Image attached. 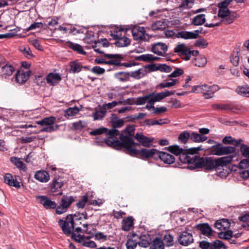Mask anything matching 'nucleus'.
Listing matches in <instances>:
<instances>
[{"mask_svg":"<svg viewBox=\"0 0 249 249\" xmlns=\"http://www.w3.org/2000/svg\"><path fill=\"white\" fill-rule=\"evenodd\" d=\"M231 1L232 0H225L218 4V16L222 19L231 12L228 8V6Z\"/></svg>","mask_w":249,"mask_h":249,"instance_id":"obj_14","label":"nucleus"},{"mask_svg":"<svg viewBox=\"0 0 249 249\" xmlns=\"http://www.w3.org/2000/svg\"><path fill=\"white\" fill-rule=\"evenodd\" d=\"M164 243L161 238L156 237L152 242L150 249H164Z\"/></svg>","mask_w":249,"mask_h":249,"instance_id":"obj_30","label":"nucleus"},{"mask_svg":"<svg viewBox=\"0 0 249 249\" xmlns=\"http://www.w3.org/2000/svg\"><path fill=\"white\" fill-rule=\"evenodd\" d=\"M109 45V42L107 40V39L105 38L102 39L101 41H98V42H94L92 45V47L94 48V51L96 52H98L100 53H103V51L101 50L100 48H97L98 46H102L103 47H107Z\"/></svg>","mask_w":249,"mask_h":249,"instance_id":"obj_28","label":"nucleus"},{"mask_svg":"<svg viewBox=\"0 0 249 249\" xmlns=\"http://www.w3.org/2000/svg\"><path fill=\"white\" fill-rule=\"evenodd\" d=\"M232 231H227L225 232H222L219 234V237L221 238L225 239H229L232 237Z\"/></svg>","mask_w":249,"mask_h":249,"instance_id":"obj_62","label":"nucleus"},{"mask_svg":"<svg viewBox=\"0 0 249 249\" xmlns=\"http://www.w3.org/2000/svg\"><path fill=\"white\" fill-rule=\"evenodd\" d=\"M106 133L107 134V137L105 140V142L99 141L100 138L97 137L96 138V141L95 142L98 145H102L105 142L107 145L112 147L113 148L116 149H119L120 148L115 147L113 146V145L109 144L107 143V141L110 140V142L112 141L113 139L117 140L119 141L118 138L120 139L121 136H124L122 134H120L119 131L116 129H111L110 130H108L107 128L106 127H100L97 129H95L92 130V131L89 132V134L92 136L101 135L102 134Z\"/></svg>","mask_w":249,"mask_h":249,"instance_id":"obj_3","label":"nucleus"},{"mask_svg":"<svg viewBox=\"0 0 249 249\" xmlns=\"http://www.w3.org/2000/svg\"><path fill=\"white\" fill-rule=\"evenodd\" d=\"M222 142L224 144H231L234 146H238L243 142V140L235 139L231 136H226L222 139Z\"/></svg>","mask_w":249,"mask_h":249,"instance_id":"obj_26","label":"nucleus"},{"mask_svg":"<svg viewBox=\"0 0 249 249\" xmlns=\"http://www.w3.org/2000/svg\"><path fill=\"white\" fill-rule=\"evenodd\" d=\"M214 108L221 110H228L231 109V108L229 104H213L212 105Z\"/></svg>","mask_w":249,"mask_h":249,"instance_id":"obj_58","label":"nucleus"},{"mask_svg":"<svg viewBox=\"0 0 249 249\" xmlns=\"http://www.w3.org/2000/svg\"><path fill=\"white\" fill-rule=\"evenodd\" d=\"M120 140L121 142L114 139L111 142L108 140L107 143L113 145L115 147L120 148V149L122 147L124 148L125 153L133 157L139 155L141 159L142 160H146L150 158L157 159L159 151L157 149L142 148L139 150L135 147L139 146V144L134 142L130 137L121 136Z\"/></svg>","mask_w":249,"mask_h":249,"instance_id":"obj_2","label":"nucleus"},{"mask_svg":"<svg viewBox=\"0 0 249 249\" xmlns=\"http://www.w3.org/2000/svg\"><path fill=\"white\" fill-rule=\"evenodd\" d=\"M150 94L142 97H139L136 99H134V104L137 105H142L144 104L150 98Z\"/></svg>","mask_w":249,"mask_h":249,"instance_id":"obj_52","label":"nucleus"},{"mask_svg":"<svg viewBox=\"0 0 249 249\" xmlns=\"http://www.w3.org/2000/svg\"><path fill=\"white\" fill-rule=\"evenodd\" d=\"M199 31L196 30L194 32L182 31L178 32L177 36L185 39H196L199 35Z\"/></svg>","mask_w":249,"mask_h":249,"instance_id":"obj_18","label":"nucleus"},{"mask_svg":"<svg viewBox=\"0 0 249 249\" xmlns=\"http://www.w3.org/2000/svg\"><path fill=\"white\" fill-rule=\"evenodd\" d=\"M30 73V71L29 70L26 71L19 70L18 71L16 75V80L17 82L20 84H23L29 77Z\"/></svg>","mask_w":249,"mask_h":249,"instance_id":"obj_19","label":"nucleus"},{"mask_svg":"<svg viewBox=\"0 0 249 249\" xmlns=\"http://www.w3.org/2000/svg\"><path fill=\"white\" fill-rule=\"evenodd\" d=\"M138 242L133 239H129L126 244L127 249H134L137 247Z\"/></svg>","mask_w":249,"mask_h":249,"instance_id":"obj_61","label":"nucleus"},{"mask_svg":"<svg viewBox=\"0 0 249 249\" xmlns=\"http://www.w3.org/2000/svg\"><path fill=\"white\" fill-rule=\"evenodd\" d=\"M67 46L74 51H77L81 54H86V52L84 51L82 47L79 44L73 43L71 42L68 41Z\"/></svg>","mask_w":249,"mask_h":249,"instance_id":"obj_47","label":"nucleus"},{"mask_svg":"<svg viewBox=\"0 0 249 249\" xmlns=\"http://www.w3.org/2000/svg\"><path fill=\"white\" fill-rule=\"evenodd\" d=\"M1 70V73L2 76L5 77L11 76L15 71L14 67L11 65L9 64H6L2 66Z\"/></svg>","mask_w":249,"mask_h":249,"instance_id":"obj_31","label":"nucleus"},{"mask_svg":"<svg viewBox=\"0 0 249 249\" xmlns=\"http://www.w3.org/2000/svg\"><path fill=\"white\" fill-rule=\"evenodd\" d=\"M151 69L152 71L160 70L166 72H169L172 71V68L166 64H161L158 66L153 65L151 66Z\"/></svg>","mask_w":249,"mask_h":249,"instance_id":"obj_46","label":"nucleus"},{"mask_svg":"<svg viewBox=\"0 0 249 249\" xmlns=\"http://www.w3.org/2000/svg\"><path fill=\"white\" fill-rule=\"evenodd\" d=\"M88 202V197L87 196H83L81 199L76 203V205L79 209H83L86 203Z\"/></svg>","mask_w":249,"mask_h":249,"instance_id":"obj_57","label":"nucleus"},{"mask_svg":"<svg viewBox=\"0 0 249 249\" xmlns=\"http://www.w3.org/2000/svg\"><path fill=\"white\" fill-rule=\"evenodd\" d=\"M208 45V42L204 38H200L197 40L195 43V46L202 48H205Z\"/></svg>","mask_w":249,"mask_h":249,"instance_id":"obj_59","label":"nucleus"},{"mask_svg":"<svg viewBox=\"0 0 249 249\" xmlns=\"http://www.w3.org/2000/svg\"><path fill=\"white\" fill-rule=\"evenodd\" d=\"M236 91L240 95L249 97V87L248 86H238Z\"/></svg>","mask_w":249,"mask_h":249,"instance_id":"obj_42","label":"nucleus"},{"mask_svg":"<svg viewBox=\"0 0 249 249\" xmlns=\"http://www.w3.org/2000/svg\"><path fill=\"white\" fill-rule=\"evenodd\" d=\"M87 125V123L84 121H79L72 124L73 127L76 130H81L86 127Z\"/></svg>","mask_w":249,"mask_h":249,"instance_id":"obj_55","label":"nucleus"},{"mask_svg":"<svg viewBox=\"0 0 249 249\" xmlns=\"http://www.w3.org/2000/svg\"><path fill=\"white\" fill-rule=\"evenodd\" d=\"M191 140L195 142H202L207 140V137L196 132L191 134Z\"/></svg>","mask_w":249,"mask_h":249,"instance_id":"obj_34","label":"nucleus"},{"mask_svg":"<svg viewBox=\"0 0 249 249\" xmlns=\"http://www.w3.org/2000/svg\"><path fill=\"white\" fill-rule=\"evenodd\" d=\"M115 78L120 82H125L129 80V72L120 71L114 74Z\"/></svg>","mask_w":249,"mask_h":249,"instance_id":"obj_32","label":"nucleus"},{"mask_svg":"<svg viewBox=\"0 0 249 249\" xmlns=\"http://www.w3.org/2000/svg\"><path fill=\"white\" fill-rule=\"evenodd\" d=\"M205 16L204 14H200L195 17L192 21V23L195 25H201L205 21Z\"/></svg>","mask_w":249,"mask_h":249,"instance_id":"obj_44","label":"nucleus"},{"mask_svg":"<svg viewBox=\"0 0 249 249\" xmlns=\"http://www.w3.org/2000/svg\"><path fill=\"white\" fill-rule=\"evenodd\" d=\"M19 51L22 53L25 57L28 59H31L35 57L30 48L28 46H21L19 47Z\"/></svg>","mask_w":249,"mask_h":249,"instance_id":"obj_36","label":"nucleus"},{"mask_svg":"<svg viewBox=\"0 0 249 249\" xmlns=\"http://www.w3.org/2000/svg\"><path fill=\"white\" fill-rule=\"evenodd\" d=\"M94 237L96 240L102 242L107 240V236L101 232H96Z\"/></svg>","mask_w":249,"mask_h":249,"instance_id":"obj_63","label":"nucleus"},{"mask_svg":"<svg viewBox=\"0 0 249 249\" xmlns=\"http://www.w3.org/2000/svg\"><path fill=\"white\" fill-rule=\"evenodd\" d=\"M91 71L95 74L100 75L105 73V70L99 66H94L91 69Z\"/></svg>","mask_w":249,"mask_h":249,"instance_id":"obj_64","label":"nucleus"},{"mask_svg":"<svg viewBox=\"0 0 249 249\" xmlns=\"http://www.w3.org/2000/svg\"><path fill=\"white\" fill-rule=\"evenodd\" d=\"M61 80V77L59 73H50L46 77V80L48 84L51 86L56 85Z\"/></svg>","mask_w":249,"mask_h":249,"instance_id":"obj_21","label":"nucleus"},{"mask_svg":"<svg viewBox=\"0 0 249 249\" xmlns=\"http://www.w3.org/2000/svg\"><path fill=\"white\" fill-rule=\"evenodd\" d=\"M135 138L139 142V145H141L148 147L152 145V142L154 140L153 138L146 137L142 133H137L135 136Z\"/></svg>","mask_w":249,"mask_h":249,"instance_id":"obj_15","label":"nucleus"},{"mask_svg":"<svg viewBox=\"0 0 249 249\" xmlns=\"http://www.w3.org/2000/svg\"><path fill=\"white\" fill-rule=\"evenodd\" d=\"M11 161L14 163L17 167L19 168L20 170L25 171L26 167V165L20 158L16 157H11Z\"/></svg>","mask_w":249,"mask_h":249,"instance_id":"obj_38","label":"nucleus"},{"mask_svg":"<svg viewBox=\"0 0 249 249\" xmlns=\"http://www.w3.org/2000/svg\"><path fill=\"white\" fill-rule=\"evenodd\" d=\"M146 124L149 125H162L166 123L163 120L160 119L159 120H147Z\"/></svg>","mask_w":249,"mask_h":249,"instance_id":"obj_60","label":"nucleus"},{"mask_svg":"<svg viewBox=\"0 0 249 249\" xmlns=\"http://www.w3.org/2000/svg\"><path fill=\"white\" fill-rule=\"evenodd\" d=\"M111 123L113 127V129L117 127H122L124 124V121L123 119L119 118L116 115H112L111 118Z\"/></svg>","mask_w":249,"mask_h":249,"instance_id":"obj_33","label":"nucleus"},{"mask_svg":"<svg viewBox=\"0 0 249 249\" xmlns=\"http://www.w3.org/2000/svg\"><path fill=\"white\" fill-rule=\"evenodd\" d=\"M237 17V14L234 12H231L223 18L221 21L226 24H230L232 23Z\"/></svg>","mask_w":249,"mask_h":249,"instance_id":"obj_41","label":"nucleus"},{"mask_svg":"<svg viewBox=\"0 0 249 249\" xmlns=\"http://www.w3.org/2000/svg\"><path fill=\"white\" fill-rule=\"evenodd\" d=\"M144 32L145 31L143 28H140L138 30H133L132 35L135 39L142 40L144 39Z\"/></svg>","mask_w":249,"mask_h":249,"instance_id":"obj_43","label":"nucleus"},{"mask_svg":"<svg viewBox=\"0 0 249 249\" xmlns=\"http://www.w3.org/2000/svg\"><path fill=\"white\" fill-rule=\"evenodd\" d=\"M71 71L73 73H78L80 72L82 68V66L80 62L77 61L71 62L70 64Z\"/></svg>","mask_w":249,"mask_h":249,"instance_id":"obj_45","label":"nucleus"},{"mask_svg":"<svg viewBox=\"0 0 249 249\" xmlns=\"http://www.w3.org/2000/svg\"><path fill=\"white\" fill-rule=\"evenodd\" d=\"M174 52L178 53L185 60L190 58L191 50L183 43L179 44L174 49Z\"/></svg>","mask_w":249,"mask_h":249,"instance_id":"obj_10","label":"nucleus"},{"mask_svg":"<svg viewBox=\"0 0 249 249\" xmlns=\"http://www.w3.org/2000/svg\"><path fill=\"white\" fill-rule=\"evenodd\" d=\"M4 182L11 186L15 187L17 189L20 187L19 182L16 179H14L13 176L10 174H6L4 177Z\"/></svg>","mask_w":249,"mask_h":249,"instance_id":"obj_24","label":"nucleus"},{"mask_svg":"<svg viewBox=\"0 0 249 249\" xmlns=\"http://www.w3.org/2000/svg\"><path fill=\"white\" fill-rule=\"evenodd\" d=\"M158 158L166 164H170L175 161V158L173 155L164 152L159 151Z\"/></svg>","mask_w":249,"mask_h":249,"instance_id":"obj_22","label":"nucleus"},{"mask_svg":"<svg viewBox=\"0 0 249 249\" xmlns=\"http://www.w3.org/2000/svg\"><path fill=\"white\" fill-rule=\"evenodd\" d=\"M38 199L40 203L46 209H55L56 206V203L52 201L49 198L46 196H39Z\"/></svg>","mask_w":249,"mask_h":249,"instance_id":"obj_20","label":"nucleus"},{"mask_svg":"<svg viewBox=\"0 0 249 249\" xmlns=\"http://www.w3.org/2000/svg\"><path fill=\"white\" fill-rule=\"evenodd\" d=\"M194 239L192 234L187 231L182 232L178 238V242L182 246H187L193 243Z\"/></svg>","mask_w":249,"mask_h":249,"instance_id":"obj_16","label":"nucleus"},{"mask_svg":"<svg viewBox=\"0 0 249 249\" xmlns=\"http://www.w3.org/2000/svg\"><path fill=\"white\" fill-rule=\"evenodd\" d=\"M168 46L163 42H157L152 45V52L158 55L164 56L167 52Z\"/></svg>","mask_w":249,"mask_h":249,"instance_id":"obj_12","label":"nucleus"},{"mask_svg":"<svg viewBox=\"0 0 249 249\" xmlns=\"http://www.w3.org/2000/svg\"><path fill=\"white\" fill-rule=\"evenodd\" d=\"M175 93V91L173 90H166L165 91L157 93H150V97L153 99V100L155 102H160L164 98L170 96L171 95H174Z\"/></svg>","mask_w":249,"mask_h":249,"instance_id":"obj_17","label":"nucleus"},{"mask_svg":"<svg viewBox=\"0 0 249 249\" xmlns=\"http://www.w3.org/2000/svg\"><path fill=\"white\" fill-rule=\"evenodd\" d=\"M133 226V219L132 217H128L123 220L122 228L123 231H128Z\"/></svg>","mask_w":249,"mask_h":249,"instance_id":"obj_29","label":"nucleus"},{"mask_svg":"<svg viewBox=\"0 0 249 249\" xmlns=\"http://www.w3.org/2000/svg\"><path fill=\"white\" fill-rule=\"evenodd\" d=\"M195 65L200 67L204 66L207 63L206 58L204 56H198L195 59Z\"/></svg>","mask_w":249,"mask_h":249,"instance_id":"obj_56","label":"nucleus"},{"mask_svg":"<svg viewBox=\"0 0 249 249\" xmlns=\"http://www.w3.org/2000/svg\"><path fill=\"white\" fill-rule=\"evenodd\" d=\"M55 117L51 116L37 121L36 124L42 126L41 132H51L58 128V125L55 124Z\"/></svg>","mask_w":249,"mask_h":249,"instance_id":"obj_5","label":"nucleus"},{"mask_svg":"<svg viewBox=\"0 0 249 249\" xmlns=\"http://www.w3.org/2000/svg\"><path fill=\"white\" fill-rule=\"evenodd\" d=\"M163 240L164 241V246H166L167 247H169L174 244L173 237L169 233L164 235Z\"/></svg>","mask_w":249,"mask_h":249,"instance_id":"obj_50","label":"nucleus"},{"mask_svg":"<svg viewBox=\"0 0 249 249\" xmlns=\"http://www.w3.org/2000/svg\"><path fill=\"white\" fill-rule=\"evenodd\" d=\"M145 74V71L143 69H139L137 71L129 72L130 76L136 79H139L143 77Z\"/></svg>","mask_w":249,"mask_h":249,"instance_id":"obj_37","label":"nucleus"},{"mask_svg":"<svg viewBox=\"0 0 249 249\" xmlns=\"http://www.w3.org/2000/svg\"><path fill=\"white\" fill-rule=\"evenodd\" d=\"M124 34L125 32L123 30L119 29L111 32V36L116 41L119 39V38H121L124 36Z\"/></svg>","mask_w":249,"mask_h":249,"instance_id":"obj_54","label":"nucleus"},{"mask_svg":"<svg viewBox=\"0 0 249 249\" xmlns=\"http://www.w3.org/2000/svg\"><path fill=\"white\" fill-rule=\"evenodd\" d=\"M72 238L75 241L81 243L84 247L90 248H93L96 247V245L94 242L89 239L85 240L84 235H76V234L74 233L72 234Z\"/></svg>","mask_w":249,"mask_h":249,"instance_id":"obj_13","label":"nucleus"},{"mask_svg":"<svg viewBox=\"0 0 249 249\" xmlns=\"http://www.w3.org/2000/svg\"><path fill=\"white\" fill-rule=\"evenodd\" d=\"M130 43V39L124 36L116 40L114 44L118 47H124L128 46Z\"/></svg>","mask_w":249,"mask_h":249,"instance_id":"obj_35","label":"nucleus"},{"mask_svg":"<svg viewBox=\"0 0 249 249\" xmlns=\"http://www.w3.org/2000/svg\"><path fill=\"white\" fill-rule=\"evenodd\" d=\"M106 114V111L101 107L99 108H96L94 109V112L91 114V117H93L94 121L101 120L105 116Z\"/></svg>","mask_w":249,"mask_h":249,"instance_id":"obj_27","label":"nucleus"},{"mask_svg":"<svg viewBox=\"0 0 249 249\" xmlns=\"http://www.w3.org/2000/svg\"><path fill=\"white\" fill-rule=\"evenodd\" d=\"M166 28L165 22L161 20L156 21L153 23L151 26V29L153 31L162 30Z\"/></svg>","mask_w":249,"mask_h":249,"instance_id":"obj_40","label":"nucleus"},{"mask_svg":"<svg viewBox=\"0 0 249 249\" xmlns=\"http://www.w3.org/2000/svg\"><path fill=\"white\" fill-rule=\"evenodd\" d=\"M202 146L184 149L178 145H173L169 147L171 152L176 155H179V159L184 163L192 164L190 169L203 168L207 170H211L217 167H223L230 164L234 157L233 156H227L216 159L212 157H199L194 155L202 150Z\"/></svg>","mask_w":249,"mask_h":249,"instance_id":"obj_1","label":"nucleus"},{"mask_svg":"<svg viewBox=\"0 0 249 249\" xmlns=\"http://www.w3.org/2000/svg\"><path fill=\"white\" fill-rule=\"evenodd\" d=\"M196 228L200 231L202 234L206 236H210L212 234V229L207 223H202L196 225Z\"/></svg>","mask_w":249,"mask_h":249,"instance_id":"obj_23","label":"nucleus"},{"mask_svg":"<svg viewBox=\"0 0 249 249\" xmlns=\"http://www.w3.org/2000/svg\"><path fill=\"white\" fill-rule=\"evenodd\" d=\"M59 225L65 234L68 235H71L72 238V233L74 230V222L72 215H68L65 220L60 219Z\"/></svg>","mask_w":249,"mask_h":249,"instance_id":"obj_6","label":"nucleus"},{"mask_svg":"<svg viewBox=\"0 0 249 249\" xmlns=\"http://www.w3.org/2000/svg\"><path fill=\"white\" fill-rule=\"evenodd\" d=\"M158 58V57L151 54H142L137 57V59L144 61H154Z\"/></svg>","mask_w":249,"mask_h":249,"instance_id":"obj_49","label":"nucleus"},{"mask_svg":"<svg viewBox=\"0 0 249 249\" xmlns=\"http://www.w3.org/2000/svg\"><path fill=\"white\" fill-rule=\"evenodd\" d=\"M178 83V80L175 79H171L170 82H167L164 83H161L158 86V88L160 89H162L165 88H170L172 87L177 83Z\"/></svg>","mask_w":249,"mask_h":249,"instance_id":"obj_48","label":"nucleus"},{"mask_svg":"<svg viewBox=\"0 0 249 249\" xmlns=\"http://www.w3.org/2000/svg\"><path fill=\"white\" fill-rule=\"evenodd\" d=\"M63 186V182L61 179H57L53 181L51 187V191L53 192H56Z\"/></svg>","mask_w":249,"mask_h":249,"instance_id":"obj_51","label":"nucleus"},{"mask_svg":"<svg viewBox=\"0 0 249 249\" xmlns=\"http://www.w3.org/2000/svg\"><path fill=\"white\" fill-rule=\"evenodd\" d=\"M35 178L41 182H47L50 179L49 173L44 170L36 171Z\"/></svg>","mask_w":249,"mask_h":249,"instance_id":"obj_25","label":"nucleus"},{"mask_svg":"<svg viewBox=\"0 0 249 249\" xmlns=\"http://www.w3.org/2000/svg\"><path fill=\"white\" fill-rule=\"evenodd\" d=\"M219 89V87L216 85H201V93L203 94L206 99H210L212 98L213 94Z\"/></svg>","mask_w":249,"mask_h":249,"instance_id":"obj_9","label":"nucleus"},{"mask_svg":"<svg viewBox=\"0 0 249 249\" xmlns=\"http://www.w3.org/2000/svg\"><path fill=\"white\" fill-rule=\"evenodd\" d=\"M79 111V109L76 107H70L65 110V116L68 117L73 116L77 114Z\"/></svg>","mask_w":249,"mask_h":249,"instance_id":"obj_53","label":"nucleus"},{"mask_svg":"<svg viewBox=\"0 0 249 249\" xmlns=\"http://www.w3.org/2000/svg\"><path fill=\"white\" fill-rule=\"evenodd\" d=\"M74 200V198L72 196H63L59 204L56 206V213L57 214H61L66 213Z\"/></svg>","mask_w":249,"mask_h":249,"instance_id":"obj_7","label":"nucleus"},{"mask_svg":"<svg viewBox=\"0 0 249 249\" xmlns=\"http://www.w3.org/2000/svg\"><path fill=\"white\" fill-rule=\"evenodd\" d=\"M190 138L191 139V134L187 131H184L178 135V141L180 143L185 144Z\"/></svg>","mask_w":249,"mask_h":249,"instance_id":"obj_39","label":"nucleus"},{"mask_svg":"<svg viewBox=\"0 0 249 249\" xmlns=\"http://www.w3.org/2000/svg\"><path fill=\"white\" fill-rule=\"evenodd\" d=\"M207 142L210 144L215 143L210 149L211 153L213 155L222 156L235 153L236 151L234 146H224L220 142H216L213 140H209Z\"/></svg>","mask_w":249,"mask_h":249,"instance_id":"obj_4","label":"nucleus"},{"mask_svg":"<svg viewBox=\"0 0 249 249\" xmlns=\"http://www.w3.org/2000/svg\"><path fill=\"white\" fill-rule=\"evenodd\" d=\"M240 151L242 155L248 159H243L239 162V166L240 168L245 169L249 167V146L247 145L241 143L239 145Z\"/></svg>","mask_w":249,"mask_h":249,"instance_id":"obj_8","label":"nucleus"},{"mask_svg":"<svg viewBox=\"0 0 249 249\" xmlns=\"http://www.w3.org/2000/svg\"><path fill=\"white\" fill-rule=\"evenodd\" d=\"M201 249H225L224 243L220 240H216L212 243L202 241L199 244Z\"/></svg>","mask_w":249,"mask_h":249,"instance_id":"obj_11","label":"nucleus"}]
</instances>
